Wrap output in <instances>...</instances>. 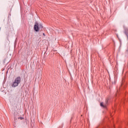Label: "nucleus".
<instances>
[{
	"instance_id": "f257e3e1",
	"label": "nucleus",
	"mask_w": 128,
	"mask_h": 128,
	"mask_svg": "<svg viewBox=\"0 0 128 128\" xmlns=\"http://www.w3.org/2000/svg\"><path fill=\"white\" fill-rule=\"evenodd\" d=\"M21 81H22V78H20V76L16 77L12 82V87L16 88V86H18V84H20Z\"/></svg>"
},
{
	"instance_id": "f03ea898",
	"label": "nucleus",
	"mask_w": 128,
	"mask_h": 128,
	"mask_svg": "<svg viewBox=\"0 0 128 128\" xmlns=\"http://www.w3.org/2000/svg\"><path fill=\"white\" fill-rule=\"evenodd\" d=\"M44 26H42V24H38V22H35L34 25V30L35 32H38L40 28H42Z\"/></svg>"
},
{
	"instance_id": "7ed1b4c3",
	"label": "nucleus",
	"mask_w": 128,
	"mask_h": 128,
	"mask_svg": "<svg viewBox=\"0 0 128 128\" xmlns=\"http://www.w3.org/2000/svg\"><path fill=\"white\" fill-rule=\"evenodd\" d=\"M13 4H12V2H10L8 4V10H10V13H9V16H12V14H10V12H12V6H13Z\"/></svg>"
},
{
	"instance_id": "20e7f679",
	"label": "nucleus",
	"mask_w": 128,
	"mask_h": 128,
	"mask_svg": "<svg viewBox=\"0 0 128 128\" xmlns=\"http://www.w3.org/2000/svg\"><path fill=\"white\" fill-rule=\"evenodd\" d=\"M100 106H102V108H106V104L104 105L103 102H101Z\"/></svg>"
},
{
	"instance_id": "39448f33",
	"label": "nucleus",
	"mask_w": 128,
	"mask_h": 128,
	"mask_svg": "<svg viewBox=\"0 0 128 128\" xmlns=\"http://www.w3.org/2000/svg\"><path fill=\"white\" fill-rule=\"evenodd\" d=\"M124 34H125L127 38H128V30H125Z\"/></svg>"
},
{
	"instance_id": "423d86ee",
	"label": "nucleus",
	"mask_w": 128,
	"mask_h": 128,
	"mask_svg": "<svg viewBox=\"0 0 128 128\" xmlns=\"http://www.w3.org/2000/svg\"><path fill=\"white\" fill-rule=\"evenodd\" d=\"M108 100H110V98H106V104H106H106H108Z\"/></svg>"
},
{
	"instance_id": "0eeeda50",
	"label": "nucleus",
	"mask_w": 128,
	"mask_h": 128,
	"mask_svg": "<svg viewBox=\"0 0 128 128\" xmlns=\"http://www.w3.org/2000/svg\"><path fill=\"white\" fill-rule=\"evenodd\" d=\"M18 120H24V118L23 117H18Z\"/></svg>"
},
{
	"instance_id": "6e6552de",
	"label": "nucleus",
	"mask_w": 128,
	"mask_h": 128,
	"mask_svg": "<svg viewBox=\"0 0 128 128\" xmlns=\"http://www.w3.org/2000/svg\"><path fill=\"white\" fill-rule=\"evenodd\" d=\"M43 36H46V34H44V33H43Z\"/></svg>"
},
{
	"instance_id": "1a4fd4ad",
	"label": "nucleus",
	"mask_w": 128,
	"mask_h": 128,
	"mask_svg": "<svg viewBox=\"0 0 128 128\" xmlns=\"http://www.w3.org/2000/svg\"><path fill=\"white\" fill-rule=\"evenodd\" d=\"M18 120V118H14V120Z\"/></svg>"
},
{
	"instance_id": "9d476101",
	"label": "nucleus",
	"mask_w": 128,
	"mask_h": 128,
	"mask_svg": "<svg viewBox=\"0 0 128 128\" xmlns=\"http://www.w3.org/2000/svg\"><path fill=\"white\" fill-rule=\"evenodd\" d=\"M116 96H118V94H116Z\"/></svg>"
},
{
	"instance_id": "9b49d317",
	"label": "nucleus",
	"mask_w": 128,
	"mask_h": 128,
	"mask_svg": "<svg viewBox=\"0 0 128 128\" xmlns=\"http://www.w3.org/2000/svg\"><path fill=\"white\" fill-rule=\"evenodd\" d=\"M112 128H114V126Z\"/></svg>"
}]
</instances>
